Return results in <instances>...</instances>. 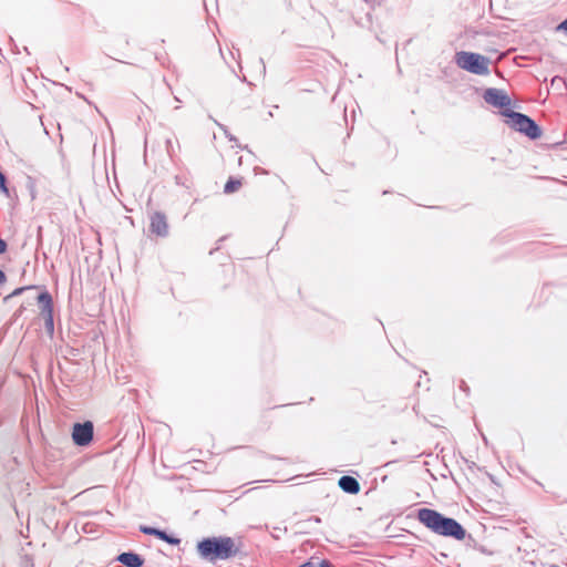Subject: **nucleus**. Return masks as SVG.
<instances>
[{"label":"nucleus","instance_id":"nucleus-7","mask_svg":"<svg viewBox=\"0 0 567 567\" xmlns=\"http://www.w3.org/2000/svg\"><path fill=\"white\" fill-rule=\"evenodd\" d=\"M150 230L159 237L168 235V223L166 215L162 212H154L150 216Z\"/></svg>","mask_w":567,"mask_h":567},{"label":"nucleus","instance_id":"nucleus-17","mask_svg":"<svg viewBox=\"0 0 567 567\" xmlns=\"http://www.w3.org/2000/svg\"><path fill=\"white\" fill-rule=\"evenodd\" d=\"M218 126L224 131V133L226 134V136L229 138V141H236V138L228 134L227 130H226V126L221 125V124H218Z\"/></svg>","mask_w":567,"mask_h":567},{"label":"nucleus","instance_id":"nucleus-8","mask_svg":"<svg viewBox=\"0 0 567 567\" xmlns=\"http://www.w3.org/2000/svg\"><path fill=\"white\" fill-rule=\"evenodd\" d=\"M140 530L143 534L156 536L157 538H159L171 545H178L181 543V540L178 538L171 536L165 530H161L155 527L141 526Z\"/></svg>","mask_w":567,"mask_h":567},{"label":"nucleus","instance_id":"nucleus-19","mask_svg":"<svg viewBox=\"0 0 567 567\" xmlns=\"http://www.w3.org/2000/svg\"><path fill=\"white\" fill-rule=\"evenodd\" d=\"M557 30H564L567 31V19L564 20L558 27Z\"/></svg>","mask_w":567,"mask_h":567},{"label":"nucleus","instance_id":"nucleus-15","mask_svg":"<svg viewBox=\"0 0 567 567\" xmlns=\"http://www.w3.org/2000/svg\"><path fill=\"white\" fill-rule=\"evenodd\" d=\"M29 289V287H20V288H17L14 289L10 295H8L6 298H4V301L9 300L10 298L12 297H17V296H20L24 290Z\"/></svg>","mask_w":567,"mask_h":567},{"label":"nucleus","instance_id":"nucleus-1","mask_svg":"<svg viewBox=\"0 0 567 567\" xmlns=\"http://www.w3.org/2000/svg\"><path fill=\"white\" fill-rule=\"evenodd\" d=\"M417 519L433 533L463 540L466 536L465 528L454 518L446 517L437 511L421 508L417 511Z\"/></svg>","mask_w":567,"mask_h":567},{"label":"nucleus","instance_id":"nucleus-6","mask_svg":"<svg viewBox=\"0 0 567 567\" xmlns=\"http://www.w3.org/2000/svg\"><path fill=\"white\" fill-rule=\"evenodd\" d=\"M484 101L498 109L506 110L511 105V97L503 90L489 87L483 94Z\"/></svg>","mask_w":567,"mask_h":567},{"label":"nucleus","instance_id":"nucleus-9","mask_svg":"<svg viewBox=\"0 0 567 567\" xmlns=\"http://www.w3.org/2000/svg\"><path fill=\"white\" fill-rule=\"evenodd\" d=\"M339 487L349 494H357L360 491V483L357 478L350 475H343L339 478Z\"/></svg>","mask_w":567,"mask_h":567},{"label":"nucleus","instance_id":"nucleus-4","mask_svg":"<svg viewBox=\"0 0 567 567\" xmlns=\"http://www.w3.org/2000/svg\"><path fill=\"white\" fill-rule=\"evenodd\" d=\"M503 116H506L509 118V125L518 131L519 133L525 134L530 140H537L542 136V130L536 124V122L530 118L529 116L515 112L512 110H503L502 112Z\"/></svg>","mask_w":567,"mask_h":567},{"label":"nucleus","instance_id":"nucleus-12","mask_svg":"<svg viewBox=\"0 0 567 567\" xmlns=\"http://www.w3.org/2000/svg\"><path fill=\"white\" fill-rule=\"evenodd\" d=\"M240 186H241L240 179L229 178L227 181V183L225 184L224 192L226 194H231V193L238 190L240 188Z\"/></svg>","mask_w":567,"mask_h":567},{"label":"nucleus","instance_id":"nucleus-18","mask_svg":"<svg viewBox=\"0 0 567 567\" xmlns=\"http://www.w3.org/2000/svg\"><path fill=\"white\" fill-rule=\"evenodd\" d=\"M319 567H333V565L329 560L323 559L319 563Z\"/></svg>","mask_w":567,"mask_h":567},{"label":"nucleus","instance_id":"nucleus-11","mask_svg":"<svg viewBox=\"0 0 567 567\" xmlns=\"http://www.w3.org/2000/svg\"><path fill=\"white\" fill-rule=\"evenodd\" d=\"M38 302L41 305V312H53L52 297L48 291L41 292L38 296Z\"/></svg>","mask_w":567,"mask_h":567},{"label":"nucleus","instance_id":"nucleus-5","mask_svg":"<svg viewBox=\"0 0 567 567\" xmlns=\"http://www.w3.org/2000/svg\"><path fill=\"white\" fill-rule=\"evenodd\" d=\"M94 426L91 421L75 423L72 431V440L78 446H86L93 440Z\"/></svg>","mask_w":567,"mask_h":567},{"label":"nucleus","instance_id":"nucleus-21","mask_svg":"<svg viewBox=\"0 0 567 567\" xmlns=\"http://www.w3.org/2000/svg\"><path fill=\"white\" fill-rule=\"evenodd\" d=\"M299 567H316L315 564L311 560H308L300 565Z\"/></svg>","mask_w":567,"mask_h":567},{"label":"nucleus","instance_id":"nucleus-14","mask_svg":"<svg viewBox=\"0 0 567 567\" xmlns=\"http://www.w3.org/2000/svg\"><path fill=\"white\" fill-rule=\"evenodd\" d=\"M45 319V327L48 330H53V313L52 312H43L42 313Z\"/></svg>","mask_w":567,"mask_h":567},{"label":"nucleus","instance_id":"nucleus-16","mask_svg":"<svg viewBox=\"0 0 567 567\" xmlns=\"http://www.w3.org/2000/svg\"><path fill=\"white\" fill-rule=\"evenodd\" d=\"M7 248H8V245H7L6 240L0 238V255L6 252Z\"/></svg>","mask_w":567,"mask_h":567},{"label":"nucleus","instance_id":"nucleus-10","mask_svg":"<svg viewBox=\"0 0 567 567\" xmlns=\"http://www.w3.org/2000/svg\"><path fill=\"white\" fill-rule=\"evenodd\" d=\"M117 560L126 567H142L144 559L136 553L125 551L117 556Z\"/></svg>","mask_w":567,"mask_h":567},{"label":"nucleus","instance_id":"nucleus-3","mask_svg":"<svg viewBox=\"0 0 567 567\" xmlns=\"http://www.w3.org/2000/svg\"><path fill=\"white\" fill-rule=\"evenodd\" d=\"M455 63L458 68L476 74V75H486L489 73L488 70V58L467 51H461L455 54Z\"/></svg>","mask_w":567,"mask_h":567},{"label":"nucleus","instance_id":"nucleus-20","mask_svg":"<svg viewBox=\"0 0 567 567\" xmlns=\"http://www.w3.org/2000/svg\"><path fill=\"white\" fill-rule=\"evenodd\" d=\"M7 281L6 274L0 269V286Z\"/></svg>","mask_w":567,"mask_h":567},{"label":"nucleus","instance_id":"nucleus-2","mask_svg":"<svg viewBox=\"0 0 567 567\" xmlns=\"http://www.w3.org/2000/svg\"><path fill=\"white\" fill-rule=\"evenodd\" d=\"M198 554L208 561L229 559L238 553L235 542L230 537H209L197 545Z\"/></svg>","mask_w":567,"mask_h":567},{"label":"nucleus","instance_id":"nucleus-22","mask_svg":"<svg viewBox=\"0 0 567 567\" xmlns=\"http://www.w3.org/2000/svg\"><path fill=\"white\" fill-rule=\"evenodd\" d=\"M313 520H315L316 523H320V522H321L320 517H317V516H316V517H313Z\"/></svg>","mask_w":567,"mask_h":567},{"label":"nucleus","instance_id":"nucleus-13","mask_svg":"<svg viewBox=\"0 0 567 567\" xmlns=\"http://www.w3.org/2000/svg\"><path fill=\"white\" fill-rule=\"evenodd\" d=\"M6 182H7V179H6L4 174L2 172H0V192L2 194H4L6 196H9V189L6 185Z\"/></svg>","mask_w":567,"mask_h":567}]
</instances>
